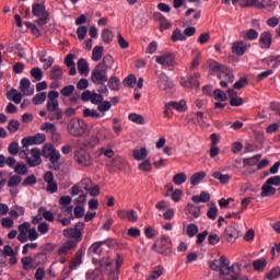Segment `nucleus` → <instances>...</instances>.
Segmentation results:
<instances>
[{
    "label": "nucleus",
    "instance_id": "obj_23",
    "mask_svg": "<svg viewBox=\"0 0 280 280\" xmlns=\"http://www.w3.org/2000/svg\"><path fill=\"white\" fill-rule=\"evenodd\" d=\"M174 108L178 113H185L187 110V101L180 100L179 102H170L166 104V108Z\"/></svg>",
    "mask_w": 280,
    "mask_h": 280
},
{
    "label": "nucleus",
    "instance_id": "obj_22",
    "mask_svg": "<svg viewBox=\"0 0 280 280\" xmlns=\"http://www.w3.org/2000/svg\"><path fill=\"white\" fill-rule=\"evenodd\" d=\"M277 194V188L272 187V185L264 183L261 187L260 197L261 198H270V196H275Z\"/></svg>",
    "mask_w": 280,
    "mask_h": 280
},
{
    "label": "nucleus",
    "instance_id": "obj_63",
    "mask_svg": "<svg viewBox=\"0 0 280 280\" xmlns=\"http://www.w3.org/2000/svg\"><path fill=\"white\" fill-rule=\"evenodd\" d=\"M139 170H141V172H152V163L150 160H144L142 163H140Z\"/></svg>",
    "mask_w": 280,
    "mask_h": 280
},
{
    "label": "nucleus",
    "instance_id": "obj_6",
    "mask_svg": "<svg viewBox=\"0 0 280 280\" xmlns=\"http://www.w3.org/2000/svg\"><path fill=\"white\" fill-rule=\"evenodd\" d=\"M74 161L81 167H91L93 165V159L91 158V154L84 149L74 151Z\"/></svg>",
    "mask_w": 280,
    "mask_h": 280
},
{
    "label": "nucleus",
    "instance_id": "obj_58",
    "mask_svg": "<svg viewBox=\"0 0 280 280\" xmlns=\"http://www.w3.org/2000/svg\"><path fill=\"white\" fill-rule=\"evenodd\" d=\"M280 277V267H276L273 269H271L267 276H266V279L268 280H275V279H279Z\"/></svg>",
    "mask_w": 280,
    "mask_h": 280
},
{
    "label": "nucleus",
    "instance_id": "obj_54",
    "mask_svg": "<svg viewBox=\"0 0 280 280\" xmlns=\"http://www.w3.org/2000/svg\"><path fill=\"white\" fill-rule=\"evenodd\" d=\"M83 117H92V119H100L102 115L97 113L95 109L85 108L83 109Z\"/></svg>",
    "mask_w": 280,
    "mask_h": 280
},
{
    "label": "nucleus",
    "instance_id": "obj_41",
    "mask_svg": "<svg viewBox=\"0 0 280 280\" xmlns=\"http://www.w3.org/2000/svg\"><path fill=\"white\" fill-rule=\"evenodd\" d=\"M132 155L136 161H143L148 156V149L133 150Z\"/></svg>",
    "mask_w": 280,
    "mask_h": 280
},
{
    "label": "nucleus",
    "instance_id": "obj_30",
    "mask_svg": "<svg viewBox=\"0 0 280 280\" xmlns=\"http://www.w3.org/2000/svg\"><path fill=\"white\" fill-rule=\"evenodd\" d=\"M78 246V243L75 241H68L66 242L59 249L58 255H66L68 250H71Z\"/></svg>",
    "mask_w": 280,
    "mask_h": 280
},
{
    "label": "nucleus",
    "instance_id": "obj_42",
    "mask_svg": "<svg viewBox=\"0 0 280 280\" xmlns=\"http://www.w3.org/2000/svg\"><path fill=\"white\" fill-rule=\"evenodd\" d=\"M102 38H103V42L106 43V45H109V43H113V38H115V34L113 33V31L108 28H104L102 32Z\"/></svg>",
    "mask_w": 280,
    "mask_h": 280
},
{
    "label": "nucleus",
    "instance_id": "obj_49",
    "mask_svg": "<svg viewBox=\"0 0 280 280\" xmlns=\"http://www.w3.org/2000/svg\"><path fill=\"white\" fill-rule=\"evenodd\" d=\"M253 266H254V270L261 271L264 270V268H266V266H268V261L266 260V258H260V259L254 260Z\"/></svg>",
    "mask_w": 280,
    "mask_h": 280
},
{
    "label": "nucleus",
    "instance_id": "obj_21",
    "mask_svg": "<svg viewBox=\"0 0 280 280\" xmlns=\"http://www.w3.org/2000/svg\"><path fill=\"white\" fill-rule=\"evenodd\" d=\"M235 80V75H233V72H231V70H229L226 68L225 72H222V79L220 81V86H222V89H226V86H229V84L233 83Z\"/></svg>",
    "mask_w": 280,
    "mask_h": 280
},
{
    "label": "nucleus",
    "instance_id": "obj_17",
    "mask_svg": "<svg viewBox=\"0 0 280 280\" xmlns=\"http://www.w3.org/2000/svg\"><path fill=\"white\" fill-rule=\"evenodd\" d=\"M32 158H27V164L30 167H36L37 165H40L43 163V160L40 159V149L34 148L31 150Z\"/></svg>",
    "mask_w": 280,
    "mask_h": 280
},
{
    "label": "nucleus",
    "instance_id": "obj_31",
    "mask_svg": "<svg viewBox=\"0 0 280 280\" xmlns=\"http://www.w3.org/2000/svg\"><path fill=\"white\" fill-rule=\"evenodd\" d=\"M191 200L196 205L200 202H209V200H211V195L207 191H201L199 196H192Z\"/></svg>",
    "mask_w": 280,
    "mask_h": 280
},
{
    "label": "nucleus",
    "instance_id": "obj_45",
    "mask_svg": "<svg viewBox=\"0 0 280 280\" xmlns=\"http://www.w3.org/2000/svg\"><path fill=\"white\" fill-rule=\"evenodd\" d=\"M31 75L34 79L33 82H40L43 80V70L38 67L32 68Z\"/></svg>",
    "mask_w": 280,
    "mask_h": 280
},
{
    "label": "nucleus",
    "instance_id": "obj_44",
    "mask_svg": "<svg viewBox=\"0 0 280 280\" xmlns=\"http://www.w3.org/2000/svg\"><path fill=\"white\" fill-rule=\"evenodd\" d=\"M261 159V154H256L252 158H247L243 160V165L244 167L246 166H253V165H257V163H259V160Z\"/></svg>",
    "mask_w": 280,
    "mask_h": 280
},
{
    "label": "nucleus",
    "instance_id": "obj_18",
    "mask_svg": "<svg viewBox=\"0 0 280 280\" xmlns=\"http://www.w3.org/2000/svg\"><path fill=\"white\" fill-rule=\"evenodd\" d=\"M208 66H209V69H211L213 73H218L219 79L222 80V73L226 71V67L220 65L218 61L213 59H210L208 61Z\"/></svg>",
    "mask_w": 280,
    "mask_h": 280
},
{
    "label": "nucleus",
    "instance_id": "obj_10",
    "mask_svg": "<svg viewBox=\"0 0 280 280\" xmlns=\"http://www.w3.org/2000/svg\"><path fill=\"white\" fill-rule=\"evenodd\" d=\"M158 77V86L160 91H167V89H174V82L170 80L167 74L164 72H156Z\"/></svg>",
    "mask_w": 280,
    "mask_h": 280
},
{
    "label": "nucleus",
    "instance_id": "obj_13",
    "mask_svg": "<svg viewBox=\"0 0 280 280\" xmlns=\"http://www.w3.org/2000/svg\"><path fill=\"white\" fill-rule=\"evenodd\" d=\"M219 265H220V275H222L223 277H229L232 275L233 267H230L231 261H229V259H226V257L221 256L219 258Z\"/></svg>",
    "mask_w": 280,
    "mask_h": 280
},
{
    "label": "nucleus",
    "instance_id": "obj_36",
    "mask_svg": "<svg viewBox=\"0 0 280 280\" xmlns=\"http://www.w3.org/2000/svg\"><path fill=\"white\" fill-rule=\"evenodd\" d=\"M264 62H266L268 66L272 65V69H277V67L280 66V55H272L264 59Z\"/></svg>",
    "mask_w": 280,
    "mask_h": 280
},
{
    "label": "nucleus",
    "instance_id": "obj_20",
    "mask_svg": "<svg viewBox=\"0 0 280 280\" xmlns=\"http://www.w3.org/2000/svg\"><path fill=\"white\" fill-rule=\"evenodd\" d=\"M224 236L226 237L228 242L233 244L237 237H240V232L234 226L229 225L225 228Z\"/></svg>",
    "mask_w": 280,
    "mask_h": 280
},
{
    "label": "nucleus",
    "instance_id": "obj_43",
    "mask_svg": "<svg viewBox=\"0 0 280 280\" xmlns=\"http://www.w3.org/2000/svg\"><path fill=\"white\" fill-rule=\"evenodd\" d=\"M128 119L129 121H132L133 124H139L140 126H143V124H145V118L137 113L129 114Z\"/></svg>",
    "mask_w": 280,
    "mask_h": 280
},
{
    "label": "nucleus",
    "instance_id": "obj_52",
    "mask_svg": "<svg viewBox=\"0 0 280 280\" xmlns=\"http://www.w3.org/2000/svg\"><path fill=\"white\" fill-rule=\"evenodd\" d=\"M63 115H65V113L62 112L61 108L55 109V112H52V114H50V115L48 116V119H49L50 121H56V120H57V121H60V119H62Z\"/></svg>",
    "mask_w": 280,
    "mask_h": 280
},
{
    "label": "nucleus",
    "instance_id": "obj_26",
    "mask_svg": "<svg viewBox=\"0 0 280 280\" xmlns=\"http://www.w3.org/2000/svg\"><path fill=\"white\" fill-rule=\"evenodd\" d=\"M65 72H62V68L60 66H54L49 71L50 80H62Z\"/></svg>",
    "mask_w": 280,
    "mask_h": 280
},
{
    "label": "nucleus",
    "instance_id": "obj_32",
    "mask_svg": "<svg viewBox=\"0 0 280 280\" xmlns=\"http://www.w3.org/2000/svg\"><path fill=\"white\" fill-rule=\"evenodd\" d=\"M212 178H215V180H219L222 185H229V183H231V175L220 172H214Z\"/></svg>",
    "mask_w": 280,
    "mask_h": 280
},
{
    "label": "nucleus",
    "instance_id": "obj_40",
    "mask_svg": "<svg viewBox=\"0 0 280 280\" xmlns=\"http://www.w3.org/2000/svg\"><path fill=\"white\" fill-rule=\"evenodd\" d=\"M47 261V254L45 252L38 253L34 256L33 262L35 266H43Z\"/></svg>",
    "mask_w": 280,
    "mask_h": 280
},
{
    "label": "nucleus",
    "instance_id": "obj_7",
    "mask_svg": "<svg viewBox=\"0 0 280 280\" xmlns=\"http://www.w3.org/2000/svg\"><path fill=\"white\" fill-rule=\"evenodd\" d=\"M200 73L190 74L188 78L183 77L180 79V84L185 89H200Z\"/></svg>",
    "mask_w": 280,
    "mask_h": 280
},
{
    "label": "nucleus",
    "instance_id": "obj_29",
    "mask_svg": "<svg viewBox=\"0 0 280 280\" xmlns=\"http://www.w3.org/2000/svg\"><path fill=\"white\" fill-rule=\"evenodd\" d=\"M185 211L186 215H191L194 219L200 218V207L194 206V203H188Z\"/></svg>",
    "mask_w": 280,
    "mask_h": 280
},
{
    "label": "nucleus",
    "instance_id": "obj_14",
    "mask_svg": "<svg viewBox=\"0 0 280 280\" xmlns=\"http://www.w3.org/2000/svg\"><path fill=\"white\" fill-rule=\"evenodd\" d=\"M117 215L120 220H128V222H137L139 214L135 210H118Z\"/></svg>",
    "mask_w": 280,
    "mask_h": 280
},
{
    "label": "nucleus",
    "instance_id": "obj_62",
    "mask_svg": "<svg viewBox=\"0 0 280 280\" xmlns=\"http://www.w3.org/2000/svg\"><path fill=\"white\" fill-rule=\"evenodd\" d=\"M36 175H30L23 180L22 187H30V185H36Z\"/></svg>",
    "mask_w": 280,
    "mask_h": 280
},
{
    "label": "nucleus",
    "instance_id": "obj_28",
    "mask_svg": "<svg viewBox=\"0 0 280 280\" xmlns=\"http://www.w3.org/2000/svg\"><path fill=\"white\" fill-rule=\"evenodd\" d=\"M77 67H78L79 73H81L82 75H89L90 69H89V61H86V59L84 58L79 59Z\"/></svg>",
    "mask_w": 280,
    "mask_h": 280
},
{
    "label": "nucleus",
    "instance_id": "obj_51",
    "mask_svg": "<svg viewBox=\"0 0 280 280\" xmlns=\"http://www.w3.org/2000/svg\"><path fill=\"white\" fill-rule=\"evenodd\" d=\"M21 261H22L23 270H32L33 268L32 264H34V257L26 256V257H23Z\"/></svg>",
    "mask_w": 280,
    "mask_h": 280
},
{
    "label": "nucleus",
    "instance_id": "obj_37",
    "mask_svg": "<svg viewBox=\"0 0 280 280\" xmlns=\"http://www.w3.org/2000/svg\"><path fill=\"white\" fill-rule=\"evenodd\" d=\"M154 16H155V19H158V21H162V23L160 25L161 32H163V30H170V27H172V23L167 22V19H165L163 14L155 13Z\"/></svg>",
    "mask_w": 280,
    "mask_h": 280
},
{
    "label": "nucleus",
    "instance_id": "obj_27",
    "mask_svg": "<svg viewBox=\"0 0 280 280\" xmlns=\"http://www.w3.org/2000/svg\"><path fill=\"white\" fill-rule=\"evenodd\" d=\"M98 67H103V69H113V65H115V59L110 55H105L101 62L97 63Z\"/></svg>",
    "mask_w": 280,
    "mask_h": 280
},
{
    "label": "nucleus",
    "instance_id": "obj_55",
    "mask_svg": "<svg viewBox=\"0 0 280 280\" xmlns=\"http://www.w3.org/2000/svg\"><path fill=\"white\" fill-rule=\"evenodd\" d=\"M60 108V103L58 101H47L46 109L48 113H54Z\"/></svg>",
    "mask_w": 280,
    "mask_h": 280
},
{
    "label": "nucleus",
    "instance_id": "obj_38",
    "mask_svg": "<svg viewBox=\"0 0 280 280\" xmlns=\"http://www.w3.org/2000/svg\"><path fill=\"white\" fill-rule=\"evenodd\" d=\"M38 214L42 215L44 220H47V222H54L55 218H54V212L47 210L45 207H40L38 209Z\"/></svg>",
    "mask_w": 280,
    "mask_h": 280
},
{
    "label": "nucleus",
    "instance_id": "obj_53",
    "mask_svg": "<svg viewBox=\"0 0 280 280\" xmlns=\"http://www.w3.org/2000/svg\"><path fill=\"white\" fill-rule=\"evenodd\" d=\"M186 234L188 235V237H196V235H198V225H196L195 223L188 224L186 229Z\"/></svg>",
    "mask_w": 280,
    "mask_h": 280
},
{
    "label": "nucleus",
    "instance_id": "obj_56",
    "mask_svg": "<svg viewBox=\"0 0 280 280\" xmlns=\"http://www.w3.org/2000/svg\"><path fill=\"white\" fill-rule=\"evenodd\" d=\"M21 124L19 122V120L16 119H11L8 124V130L9 132H11L12 135H14V132H16V130H19Z\"/></svg>",
    "mask_w": 280,
    "mask_h": 280
},
{
    "label": "nucleus",
    "instance_id": "obj_59",
    "mask_svg": "<svg viewBox=\"0 0 280 280\" xmlns=\"http://www.w3.org/2000/svg\"><path fill=\"white\" fill-rule=\"evenodd\" d=\"M20 150L21 149L19 148V142H11L8 147V152L12 156H16V154H19Z\"/></svg>",
    "mask_w": 280,
    "mask_h": 280
},
{
    "label": "nucleus",
    "instance_id": "obj_19",
    "mask_svg": "<svg viewBox=\"0 0 280 280\" xmlns=\"http://www.w3.org/2000/svg\"><path fill=\"white\" fill-rule=\"evenodd\" d=\"M63 236L69 237L70 240H75L74 242H82V232L79 230H74L73 228H69L63 230Z\"/></svg>",
    "mask_w": 280,
    "mask_h": 280
},
{
    "label": "nucleus",
    "instance_id": "obj_2",
    "mask_svg": "<svg viewBox=\"0 0 280 280\" xmlns=\"http://www.w3.org/2000/svg\"><path fill=\"white\" fill-rule=\"evenodd\" d=\"M32 14L38 19L36 20L37 25L43 27V25H47V23H49V12L45 4L39 2L33 3Z\"/></svg>",
    "mask_w": 280,
    "mask_h": 280
},
{
    "label": "nucleus",
    "instance_id": "obj_3",
    "mask_svg": "<svg viewBox=\"0 0 280 280\" xmlns=\"http://www.w3.org/2000/svg\"><path fill=\"white\" fill-rule=\"evenodd\" d=\"M67 128L71 137L80 138L86 132V122L80 118H72Z\"/></svg>",
    "mask_w": 280,
    "mask_h": 280
},
{
    "label": "nucleus",
    "instance_id": "obj_25",
    "mask_svg": "<svg viewBox=\"0 0 280 280\" xmlns=\"http://www.w3.org/2000/svg\"><path fill=\"white\" fill-rule=\"evenodd\" d=\"M7 100L14 102V104H21V100H23V94L19 93L16 89H11L7 93Z\"/></svg>",
    "mask_w": 280,
    "mask_h": 280
},
{
    "label": "nucleus",
    "instance_id": "obj_60",
    "mask_svg": "<svg viewBox=\"0 0 280 280\" xmlns=\"http://www.w3.org/2000/svg\"><path fill=\"white\" fill-rule=\"evenodd\" d=\"M89 32V28H86V26L81 25L77 28V35L79 40H84V38H86V34Z\"/></svg>",
    "mask_w": 280,
    "mask_h": 280
},
{
    "label": "nucleus",
    "instance_id": "obj_4",
    "mask_svg": "<svg viewBox=\"0 0 280 280\" xmlns=\"http://www.w3.org/2000/svg\"><path fill=\"white\" fill-rule=\"evenodd\" d=\"M152 250H155L160 255H171L172 242H170V236L163 235L160 240L155 241L152 245Z\"/></svg>",
    "mask_w": 280,
    "mask_h": 280
},
{
    "label": "nucleus",
    "instance_id": "obj_50",
    "mask_svg": "<svg viewBox=\"0 0 280 280\" xmlns=\"http://www.w3.org/2000/svg\"><path fill=\"white\" fill-rule=\"evenodd\" d=\"M22 180H23V177H21V175L15 174L9 178L8 187H19Z\"/></svg>",
    "mask_w": 280,
    "mask_h": 280
},
{
    "label": "nucleus",
    "instance_id": "obj_33",
    "mask_svg": "<svg viewBox=\"0 0 280 280\" xmlns=\"http://www.w3.org/2000/svg\"><path fill=\"white\" fill-rule=\"evenodd\" d=\"M104 56V46H95L92 50V60L94 62H100Z\"/></svg>",
    "mask_w": 280,
    "mask_h": 280
},
{
    "label": "nucleus",
    "instance_id": "obj_64",
    "mask_svg": "<svg viewBox=\"0 0 280 280\" xmlns=\"http://www.w3.org/2000/svg\"><path fill=\"white\" fill-rule=\"evenodd\" d=\"M267 185H273L275 187H279L280 185V175H276L272 177H269L266 182Z\"/></svg>",
    "mask_w": 280,
    "mask_h": 280
},
{
    "label": "nucleus",
    "instance_id": "obj_46",
    "mask_svg": "<svg viewBox=\"0 0 280 280\" xmlns=\"http://www.w3.org/2000/svg\"><path fill=\"white\" fill-rule=\"evenodd\" d=\"M13 170L18 176H27V166L23 163H18Z\"/></svg>",
    "mask_w": 280,
    "mask_h": 280
},
{
    "label": "nucleus",
    "instance_id": "obj_15",
    "mask_svg": "<svg viewBox=\"0 0 280 280\" xmlns=\"http://www.w3.org/2000/svg\"><path fill=\"white\" fill-rule=\"evenodd\" d=\"M155 62H158V65H163V67H174L176 58L174 57V54H164L156 57Z\"/></svg>",
    "mask_w": 280,
    "mask_h": 280
},
{
    "label": "nucleus",
    "instance_id": "obj_1",
    "mask_svg": "<svg viewBox=\"0 0 280 280\" xmlns=\"http://www.w3.org/2000/svg\"><path fill=\"white\" fill-rule=\"evenodd\" d=\"M100 268L98 269H90L85 273V280H104V270L113 266V260L108 257H104L98 261Z\"/></svg>",
    "mask_w": 280,
    "mask_h": 280
},
{
    "label": "nucleus",
    "instance_id": "obj_39",
    "mask_svg": "<svg viewBox=\"0 0 280 280\" xmlns=\"http://www.w3.org/2000/svg\"><path fill=\"white\" fill-rule=\"evenodd\" d=\"M171 40H173V43H178V40L185 42L187 40V36L183 34V31H180V28H176L171 36Z\"/></svg>",
    "mask_w": 280,
    "mask_h": 280
},
{
    "label": "nucleus",
    "instance_id": "obj_16",
    "mask_svg": "<svg viewBox=\"0 0 280 280\" xmlns=\"http://www.w3.org/2000/svg\"><path fill=\"white\" fill-rule=\"evenodd\" d=\"M259 45L261 49H270L272 45V33L265 31L260 34Z\"/></svg>",
    "mask_w": 280,
    "mask_h": 280
},
{
    "label": "nucleus",
    "instance_id": "obj_48",
    "mask_svg": "<svg viewBox=\"0 0 280 280\" xmlns=\"http://www.w3.org/2000/svg\"><path fill=\"white\" fill-rule=\"evenodd\" d=\"M174 185H183L184 183H187V174L185 173H177L173 177Z\"/></svg>",
    "mask_w": 280,
    "mask_h": 280
},
{
    "label": "nucleus",
    "instance_id": "obj_9",
    "mask_svg": "<svg viewBox=\"0 0 280 280\" xmlns=\"http://www.w3.org/2000/svg\"><path fill=\"white\" fill-rule=\"evenodd\" d=\"M108 242H110V238L105 240V241H96V242H94L88 248L89 257H95V255L100 257L102 255V253H104V249L102 247L105 246V244H108Z\"/></svg>",
    "mask_w": 280,
    "mask_h": 280
},
{
    "label": "nucleus",
    "instance_id": "obj_8",
    "mask_svg": "<svg viewBox=\"0 0 280 280\" xmlns=\"http://www.w3.org/2000/svg\"><path fill=\"white\" fill-rule=\"evenodd\" d=\"M92 185L93 180H91V178H83L78 185H74L71 188V196H78V194H84V191H89Z\"/></svg>",
    "mask_w": 280,
    "mask_h": 280
},
{
    "label": "nucleus",
    "instance_id": "obj_57",
    "mask_svg": "<svg viewBox=\"0 0 280 280\" xmlns=\"http://www.w3.org/2000/svg\"><path fill=\"white\" fill-rule=\"evenodd\" d=\"M73 91H75V85H67L61 89L60 93L63 97H71Z\"/></svg>",
    "mask_w": 280,
    "mask_h": 280
},
{
    "label": "nucleus",
    "instance_id": "obj_12",
    "mask_svg": "<svg viewBox=\"0 0 280 280\" xmlns=\"http://www.w3.org/2000/svg\"><path fill=\"white\" fill-rule=\"evenodd\" d=\"M248 49H250V44L242 40L234 42L232 45V54H235V56H244Z\"/></svg>",
    "mask_w": 280,
    "mask_h": 280
},
{
    "label": "nucleus",
    "instance_id": "obj_11",
    "mask_svg": "<svg viewBox=\"0 0 280 280\" xmlns=\"http://www.w3.org/2000/svg\"><path fill=\"white\" fill-rule=\"evenodd\" d=\"M43 156L49 158L50 163H58L60 161V151L54 149V147L45 145Z\"/></svg>",
    "mask_w": 280,
    "mask_h": 280
},
{
    "label": "nucleus",
    "instance_id": "obj_5",
    "mask_svg": "<svg viewBox=\"0 0 280 280\" xmlns=\"http://www.w3.org/2000/svg\"><path fill=\"white\" fill-rule=\"evenodd\" d=\"M91 81L93 84H106V82H108V70L96 65L92 70Z\"/></svg>",
    "mask_w": 280,
    "mask_h": 280
},
{
    "label": "nucleus",
    "instance_id": "obj_61",
    "mask_svg": "<svg viewBox=\"0 0 280 280\" xmlns=\"http://www.w3.org/2000/svg\"><path fill=\"white\" fill-rule=\"evenodd\" d=\"M214 100H217V102H226V93L220 89L214 90Z\"/></svg>",
    "mask_w": 280,
    "mask_h": 280
},
{
    "label": "nucleus",
    "instance_id": "obj_35",
    "mask_svg": "<svg viewBox=\"0 0 280 280\" xmlns=\"http://www.w3.org/2000/svg\"><path fill=\"white\" fill-rule=\"evenodd\" d=\"M203 178H207V173H205V172H197V173H195V174L191 175V177H190V184H191L192 186L200 185V182H201Z\"/></svg>",
    "mask_w": 280,
    "mask_h": 280
},
{
    "label": "nucleus",
    "instance_id": "obj_47",
    "mask_svg": "<svg viewBox=\"0 0 280 280\" xmlns=\"http://www.w3.org/2000/svg\"><path fill=\"white\" fill-rule=\"evenodd\" d=\"M45 100H47V92L37 93L33 97V104L35 106H40V104H44Z\"/></svg>",
    "mask_w": 280,
    "mask_h": 280
},
{
    "label": "nucleus",
    "instance_id": "obj_34",
    "mask_svg": "<svg viewBox=\"0 0 280 280\" xmlns=\"http://www.w3.org/2000/svg\"><path fill=\"white\" fill-rule=\"evenodd\" d=\"M107 82L108 89H110V91H119V86H121V81L116 75L107 79Z\"/></svg>",
    "mask_w": 280,
    "mask_h": 280
},
{
    "label": "nucleus",
    "instance_id": "obj_24",
    "mask_svg": "<svg viewBox=\"0 0 280 280\" xmlns=\"http://www.w3.org/2000/svg\"><path fill=\"white\" fill-rule=\"evenodd\" d=\"M31 86H32V82L30 81V79L24 78L21 80L20 89L22 92H24V95H33L34 94V89L30 90Z\"/></svg>",
    "mask_w": 280,
    "mask_h": 280
}]
</instances>
